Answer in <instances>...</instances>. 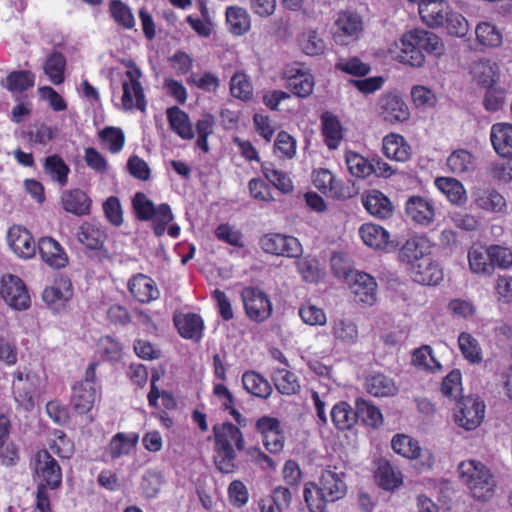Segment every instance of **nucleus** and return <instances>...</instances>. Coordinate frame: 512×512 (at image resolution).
I'll list each match as a JSON object with an SVG mask.
<instances>
[{"mask_svg":"<svg viewBox=\"0 0 512 512\" xmlns=\"http://www.w3.org/2000/svg\"><path fill=\"white\" fill-rule=\"evenodd\" d=\"M433 248V243L426 235H415L408 238L399 249V260L409 265V270L420 262H426Z\"/></svg>","mask_w":512,"mask_h":512,"instance_id":"obj_11","label":"nucleus"},{"mask_svg":"<svg viewBox=\"0 0 512 512\" xmlns=\"http://www.w3.org/2000/svg\"><path fill=\"white\" fill-rule=\"evenodd\" d=\"M490 140L493 149L500 157L512 159V124H493L490 131Z\"/></svg>","mask_w":512,"mask_h":512,"instance_id":"obj_28","label":"nucleus"},{"mask_svg":"<svg viewBox=\"0 0 512 512\" xmlns=\"http://www.w3.org/2000/svg\"><path fill=\"white\" fill-rule=\"evenodd\" d=\"M379 115L391 124L403 123L410 118V110L404 99L396 93H386L379 100Z\"/></svg>","mask_w":512,"mask_h":512,"instance_id":"obj_16","label":"nucleus"},{"mask_svg":"<svg viewBox=\"0 0 512 512\" xmlns=\"http://www.w3.org/2000/svg\"><path fill=\"white\" fill-rule=\"evenodd\" d=\"M261 249L268 254L285 257H298L302 252V245L296 237L281 233L264 234L260 240Z\"/></svg>","mask_w":512,"mask_h":512,"instance_id":"obj_10","label":"nucleus"},{"mask_svg":"<svg viewBox=\"0 0 512 512\" xmlns=\"http://www.w3.org/2000/svg\"><path fill=\"white\" fill-rule=\"evenodd\" d=\"M103 146L112 154H118L125 145V134L119 127L107 126L99 134Z\"/></svg>","mask_w":512,"mask_h":512,"instance_id":"obj_48","label":"nucleus"},{"mask_svg":"<svg viewBox=\"0 0 512 512\" xmlns=\"http://www.w3.org/2000/svg\"><path fill=\"white\" fill-rule=\"evenodd\" d=\"M213 435L216 468L224 474L234 473L238 468L236 452L245 448L243 433L231 422H224L213 426Z\"/></svg>","mask_w":512,"mask_h":512,"instance_id":"obj_2","label":"nucleus"},{"mask_svg":"<svg viewBox=\"0 0 512 512\" xmlns=\"http://www.w3.org/2000/svg\"><path fill=\"white\" fill-rule=\"evenodd\" d=\"M226 21L232 32H248L251 26L249 13L246 9L238 6L226 9Z\"/></svg>","mask_w":512,"mask_h":512,"instance_id":"obj_54","label":"nucleus"},{"mask_svg":"<svg viewBox=\"0 0 512 512\" xmlns=\"http://www.w3.org/2000/svg\"><path fill=\"white\" fill-rule=\"evenodd\" d=\"M362 204L366 211L378 219H387L394 213V205L390 198L377 189L368 190L362 196Z\"/></svg>","mask_w":512,"mask_h":512,"instance_id":"obj_21","label":"nucleus"},{"mask_svg":"<svg viewBox=\"0 0 512 512\" xmlns=\"http://www.w3.org/2000/svg\"><path fill=\"white\" fill-rule=\"evenodd\" d=\"M35 85V75L29 70L12 71L6 76L5 88L10 92H24Z\"/></svg>","mask_w":512,"mask_h":512,"instance_id":"obj_49","label":"nucleus"},{"mask_svg":"<svg viewBox=\"0 0 512 512\" xmlns=\"http://www.w3.org/2000/svg\"><path fill=\"white\" fill-rule=\"evenodd\" d=\"M39 254L42 260L51 268L61 269L68 264V256L52 237H42L38 242Z\"/></svg>","mask_w":512,"mask_h":512,"instance_id":"obj_24","label":"nucleus"},{"mask_svg":"<svg viewBox=\"0 0 512 512\" xmlns=\"http://www.w3.org/2000/svg\"><path fill=\"white\" fill-rule=\"evenodd\" d=\"M345 278L349 284L351 292L354 294V300L372 305L376 300L377 283L375 279L365 272L345 273Z\"/></svg>","mask_w":512,"mask_h":512,"instance_id":"obj_17","label":"nucleus"},{"mask_svg":"<svg viewBox=\"0 0 512 512\" xmlns=\"http://www.w3.org/2000/svg\"><path fill=\"white\" fill-rule=\"evenodd\" d=\"M336 26L340 32H362V17L355 11L344 10L338 13Z\"/></svg>","mask_w":512,"mask_h":512,"instance_id":"obj_62","label":"nucleus"},{"mask_svg":"<svg viewBox=\"0 0 512 512\" xmlns=\"http://www.w3.org/2000/svg\"><path fill=\"white\" fill-rule=\"evenodd\" d=\"M296 267L298 273L305 282L317 283L321 278L319 262L315 257L310 255L298 257L296 260Z\"/></svg>","mask_w":512,"mask_h":512,"instance_id":"obj_55","label":"nucleus"},{"mask_svg":"<svg viewBox=\"0 0 512 512\" xmlns=\"http://www.w3.org/2000/svg\"><path fill=\"white\" fill-rule=\"evenodd\" d=\"M63 209L76 216H84L90 213L91 199L81 189L66 190L61 195Z\"/></svg>","mask_w":512,"mask_h":512,"instance_id":"obj_31","label":"nucleus"},{"mask_svg":"<svg viewBox=\"0 0 512 512\" xmlns=\"http://www.w3.org/2000/svg\"><path fill=\"white\" fill-rule=\"evenodd\" d=\"M334 426L341 431L351 429L358 421L357 409L346 401L336 403L330 412Z\"/></svg>","mask_w":512,"mask_h":512,"instance_id":"obj_36","label":"nucleus"},{"mask_svg":"<svg viewBox=\"0 0 512 512\" xmlns=\"http://www.w3.org/2000/svg\"><path fill=\"white\" fill-rule=\"evenodd\" d=\"M345 161L349 172L358 178H367L373 174L371 160L354 151H347Z\"/></svg>","mask_w":512,"mask_h":512,"instance_id":"obj_51","label":"nucleus"},{"mask_svg":"<svg viewBox=\"0 0 512 512\" xmlns=\"http://www.w3.org/2000/svg\"><path fill=\"white\" fill-rule=\"evenodd\" d=\"M7 240L13 252L21 258H32L36 253V244L32 234L25 227L13 225L7 233Z\"/></svg>","mask_w":512,"mask_h":512,"instance_id":"obj_19","label":"nucleus"},{"mask_svg":"<svg viewBox=\"0 0 512 512\" xmlns=\"http://www.w3.org/2000/svg\"><path fill=\"white\" fill-rule=\"evenodd\" d=\"M0 295L4 301L15 310H26L31 305V299L26 284L19 276L13 274L2 276Z\"/></svg>","mask_w":512,"mask_h":512,"instance_id":"obj_9","label":"nucleus"},{"mask_svg":"<svg viewBox=\"0 0 512 512\" xmlns=\"http://www.w3.org/2000/svg\"><path fill=\"white\" fill-rule=\"evenodd\" d=\"M359 234L363 242L373 249H394L396 245L390 241L389 232L382 226L365 223L359 229Z\"/></svg>","mask_w":512,"mask_h":512,"instance_id":"obj_27","label":"nucleus"},{"mask_svg":"<svg viewBox=\"0 0 512 512\" xmlns=\"http://www.w3.org/2000/svg\"><path fill=\"white\" fill-rule=\"evenodd\" d=\"M96 398V387H89V383H76L72 387L70 404L76 413L82 415L91 411Z\"/></svg>","mask_w":512,"mask_h":512,"instance_id":"obj_29","label":"nucleus"},{"mask_svg":"<svg viewBox=\"0 0 512 512\" xmlns=\"http://www.w3.org/2000/svg\"><path fill=\"white\" fill-rule=\"evenodd\" d=\"M314 85V76L308 71L299 69L295 73H292V70L288 71L287 87L297 97L306 98L311 95Z\"/></svg>","mask_w":512,"mask_h":512,"instance_id":"obj_35","label":"nucleus"},{"mask_svg":"<svg viewBox=\"0 0 512 512\" xmlns=\"http://www.w3.org/2000/svg\"><path fill=\"white\" fill-rule=\"evenodd\" d=\"M296 150V140L286 131L279 132L274 142V153L280 158L292 159Z\"/></svg>","mask_w":512,"mask_h":512,"instance_id":"obj_64","label":"nucleus"},{"mask_svg":"<svg viewBox=\"0 0 512 512\" xmlns=\"http://www.w3.org/2000/svg\"><path fill=\"white\" fill-rule=\"evenodd\" d=\"M39 377L37 374L28 372L26 374L21 371L13 373L12 391L17 403L25 409L34 406V399L38 392Z\"/></svg>","mask_w":512,"mask_h":512,"instance_id":"obj_15","label":"nucleus"},{"mask_svg":"<svg viewBox=\"0 0 512 512\" xmlns=\"http://www.w3.org/2000/svg\"><path fill=\"white\" fill-rule=\"evenodd\" d=\"M365 385L367 392L375 397H389L398 392V388L393 379L382 373L368 377Z\"/></svg>","mask_w":512,"mask_h":512,"instance_id":"obj_40","label":"nucleus"},{"mask_svg":"<svg viewBox=\"0 0 512 512\" xmlns=\"http://www.w3.org/2000/svg\"><path fill=\"white\" fill-rule=\"evenodd\" d=\"M100 356L105 361L116 362L122 357L121 343L110 335L102 336L98 341Z\"/></svg>","mask_w":512,"mask_h":512,"instance_id":"obj_59","label":"nucleus"},{"mask_svg":"<svg viewBox=\"0 0 512 512\" xmlns=\"http://www.w3.org/2000/svg\"><path fill=\"white\" fill-rule=\"evenodd\" d=\"M242 300L247 316L255 322H263L272 313V304L267 294L255 287L245 288Z\"/></svg>","mask_w":512,"mask_h":512,"instance_id":"obj_13","label":"nucleus"},{"mask_svg":"<svg viewBox=\"0 0 512 512\" xmlns=\"http://www.w3.org/2000/svg\"><path fill=\"white\" fill-rule=\"evenodd\" d=\"M410 273L415 282L423 285H437L443 279L442 270L431 261L430 257L426 262L418 263Z\"/></svg>","mask_w":512,"mask_h":512,"instance_id":"obj_37","label":"nucleus"},{"mask_svg":"<svg viewBox=\"0 0 512 512\" xmlns=\"http://www.w3.org/2000/svg\"><path fill=\"white\" fill-rule=\"evenodd\" d=\"M66 58L61 52L54 51L46 59L44 72L54 85H60L65 80Z\"/></svg>","mask_w":512,"mask_h":512,"instance_id":"obj_45","label":"nucleus"},{"mask_svg":"<svg viewBox=\"0 0 512 512\" xmlns=\"http://www.w3.org/2000/svg\"><path fill=\"white\" fill-rule=\"evenodd\" d=\"M242 384L247 393L261 399L269 398L273 391L270 382L254 370L243 373Z\"/></svg>","mask_w":512,"mask_h":512,"instance_id":"obj_33","label":"nucleus"},{"mask_svg":"<svg viewBox=\"0 0 512 512\" xmlns=\"http://www.w3.org/2000/svg\"><path fill=\"white\" fill-rule=\"evenodd\" d=\"M73 294L74 290L70 279L60 277L43 290L42 299L48 308L60 313L66 310Z\"/></svg>","mask_w":512,"mask_h":512,"instance_id":"obj_14","label":"nucleus"},{"mask_svg":"<svg viewBox=\"0 0 512 512\" xmlns=\"http://www.w3.org/2000/svg\"><path fill=\"white\" fill-rule=\"evenodd\" d=\"M347 494V485L341 476L330 469L322 471L318 482H307L303 496L310 512H327L329 503H334Z\"/></svg>","mask_w":512,"mask_h":512,"instance_id":"obj_1","label":"nucleus"},{"mask_svg":"<svg viewBox=\"0 0 512 512\" xmlns=\"http://www.w3.org/2000/svg\"><path fill=\"white\" fill-rule=\"evenodd\" d=\"M261 171L269 183L280 192L288 194L293 191L294 185L289 175L282 170L276 169L272 163H262Z\"/></svg>","mask_w":512,"mask_h":512,"instance_id":"obj_41","label":"nucleus"},{"mask_svg":"<svg viewBox=\"0 0 512 512\" xmlns=\"http://www.w3.org/2000/svg\"><path fill=\"white\" fill-rule=\"evenodd\" d=\"M125 76L127 80H124L122 84L123 95L121 99L123 108L127 111L138 109L144 112L147 107V101L140 82L142 77L141 70L134 62L130 61Z\"/></svg>","mask_w":512,"mask_h":512,"instance_id":"obj_7","label":"nucleus"},{"mask_svg":"<svg viewBox=\"0 0 512 512\" xmlns=\"http://www.w3.org/2000/svg\"><path fill=\"white\" fill-rule=\"evenodd\" d=\"M322 135L329 149H337L343 140V128L337 116L325 112L321 115Z\"/></svg>","mask_w":512,"mask_h":512,"instance_id":"obj_34","label":"nucleus"},{"mask_svg":"<svg viewBox=\"0 0 512 512\" xmlns=\"http://www.w3.org/2000/svg\"><path fill=\"white\" fill-rule=\"evenodd\" d=\"M498 65L490 60L480 59L471 65L473 79L482 87L493 86L498 75Z\"/></svg>","mask_w":512,"mask_h":512,"instance_id":"obj_38","label":"nucleus"},{"mask_svg":"<svg viewBox=\"0 0 512 512\" xmlns=\"http://www.w3.org/2000/svg\"><path fill=\"white\" fill-rule=\"evenodd\" d=\"M462 374L459 369L450 371V400L456 401L455 422L465 430H475L485 415V404L478 396L462 395Z\"/></svg>","mask_w":512,"mask_h":512,"instance_id":"obj_4","label":"nucleus"},{"mask_svg":"<svg viewBox=\"0 0 512 512\" xmlns=\"http://www.w3.org/2000/svg\"><path fill=\"white\" fill-rule=\"evenodd\" d=\"M76 237L86 249L99 251L104 247L107 233L101 225L84 222L78 227Z\"/></svg>","mask_w":512,"mask_h":512,"instance_id":"obj_25","label":"nucleus"},{"mask_svg":"<svg viewBox=\"0 0 512 512\" xmlns=\"http://www.w3.org/2000/svg\"><path fill=\"white\" fill-rule=\"evenodd\" d=\"M127 288L133 298L143 304L156 300L160 294L155 281L143 273L133 275Z\"/></svg>","mask_w":512,"mask_h":512,"instance_id":"obj_20","label":"nucleus"},{"mask_svg":"<svg viewBox=\"0 0 512 512\" xmlns=\"http://www.w3.org/2000/svg\"><path fill=\"white\" fill-rule=\"evenodd\" d=\"M444 4V0H427L420 5L419 15L428 27H439L447 20V14L444 13Z\"/></svg>","mask_w":512,"mask_h":512,"instance_id":"obj_39","label":"nucleus"},{"mask_svg":"<svg viewBox=\"0 0 512 512\" xmlns=\"http://www.w3.org/2000/svg\"><path fill=\"white\" fill-rule=\"evenodd\" d=\"M216 120L210 113L203 114L195 123L196 146L204 153L209 152L208 137L213 134Z\"/></svg>","mask_w":512,"mask_h":512,"instance_id":"obj_46","label":"nucleus"},{"mask_svg":"<svg viewBox=\"0 0 512 512\" xmlns=\"http://www.w3.org/2000/svg\"><path fill=\"white\" fill-rule=\"evenodd\" d=\"M332 334L342 343L354 344L358 339V327L351 320L337 319L332 323Z\"/></svg>","mask_w":512,"mask_h":512,"instance_id":"obj_52","label":"nucleus"},{"mask_svg":"<svg viewBox=\"0 0 512 512\" xmlns=\"http://www.w3.org/2000/svg\"><path fill=\"white\" fill-rule=\"evenodd\" d=\"M139 442V434L136 432L116 433L110 440L106 453L114 460L129 455Z\"/></svg>","mask_w":512,"mask_h":512,"instance_id":"obj_32","label":"nucleus"},{"mask_svg":"<svg viewBox=\"0 0 512 512\" xmlns=\"http://www.w3.org/2000/svg\"><path fill=\"white\" fill-rule=\"evenodd\" d=\"M335 68L354 77H365L371 71L370 65L358 57L340 58Z\"/></svg>","mask_w":512,"mask_h":512,"instance_id":"obj_60","label":"nucleus"},{"mask_svg":"<svg viewBox=\"0 0 512 512\" xmlns=\"http://www.w3.org/2000/svg\"><path fill=\"white\" fill-rule=\"evenodd\" d=\"M109 13L112 19L122 28L132 29L135 26L132 11L122 0H111L109 2Z\"/></svg>","mask_w":512,"mask_h":512,"instance_id":"obj_53","label":"nucleus"},{"mask_svg":"<svg viewBox=\"0 0 512 512\" xmlns=\"http://www.w3.org/2000/svg\"><path fill=\"white\" fill-rule=\"evenodd\" d=\"M378 485L385 490H394L402 484V475L388 462L381 464L376 472Z\"/></svg>","mask_w":512,"mask_h":512,"instance_id":"obj_57","label":"nucleus"},{"mask_svg":"<svg viewBox=\"0 0 512 512\" xmlns=\"http://www.w3.org/2000/svg\"><path fill=\"white\" fill-rule=\"evenodd\" d=\"M469 267L476 274L493 273V263L489 260L488 250L486 252L478 249H472L468 252Z\"/></svg>","mask_w":512,"mask_h":512,"instance_id":"obj_63","label":"nucleus"},{"mask_svg":"<svg viewBox=\"0 0 512 512\" xmlns=\"http://www.w3.org/2000/svg\"><path fill=\"white\" fill-rule=\"evenodd\" d=\"M459 349L463 357L471 364H479L482 361V350L476 338L467 332H462L458 337Z\"/></svg>","mask_w":512,"mask_h":512,"instance_id":"obj_50","label":"nucleus"},{"mask_svg":"<svg viewBox=\"0 0 512 512\" xmlns=\"http://www.w3.org/2000/svg\"><path fill=\"white\" fill-rule=\"evenodd\" d=\"M312 182L315 188L328 198L348 199L353 197L356 193L353 185L337 178L326 168L314 170L312 173Z\"/></svg>","mask_w":512,"mask_h":512,"instance_id":"obj_8","label":"nucleus"},{"mask_svg":"<svg viewBox=\"0 0 512 512\" xmlns=\"http://www.w3.org/2000/svg\"><path fill=\"white\" fill-rule=\"evenodd\" d=\"M476 168V159L474 155L466 149H458L450 153V172L462 175L474 171Z\"/></svg>","mask_w":512,"mask_h":512,"instance_id":"obj_47","label":"nucleus"},{"mask_svg":"<svg viewBox=\"0 0 512 512\" xmlns=\"http://www.w3.org/2000/svg\"><path fill=\"white\" fill-rule=\"evenodd\" d=\"M272 381L277 391L283 395H294L300 390L297 376L285 368L275 369L272 374Z\"/></svg>","mask_w":512,"mask_h":512,"instance_id":"obj_42","label":"nucleus"},{"mask_svg":"<svg viewBox=\"0 0 512 512\" xmlns=\"http://www.w3.org/2000/svg\"><path fill=\"white\" fill-rule=\"evenodd\" d=\"M458 473L474 499L488 501L494 496L496 481L490 469L481 462H461L458 466Z\"/></svg>","mask_w":512,"mask_h":512,"instance_id":"obj_5","label":"nucleus"},{"mask_svg":"<svg viewBox=\"0 0 512 512\" xmlns=\"http://www.w3.org/2000/svg\"><path fill=\"white\" fill-rule=\"evenodd\" d=\"M358 420L360 419L366 426L378 428L383 424V415L380 409L370 401L363 398H357L355 401Z\"/></svg>","mask_w":512,"mask_h":512,"instance_id":"obj_44","label":"nucleus"},{"mask_svg":"<svg viewBox=\"0 0 512 512\" xmlns=\"http://www.w3.org/2000/svg\"><path fill=\"white\" fill-rule=\"evenodd\" d=\"M473 204L476 209L487 214L507 213V201L505 197L493 186H479L472 190Z\"/></svg>","mask_w":512,"mask_h":512,"instance_id":"obj_12","label":"nucleus"},{"mask_svg":"<svg viewBox=\"0 0 512 512\" xmlns=\"http://www.w3.org/2000/svg\"><path fill=\"white\" fill-rule=\"evenodd\" d=\"M43 168L45 173L50 175L52 180L60 186H65L68 183L70 168L60 155L53 154L47 156Z\"/></svg>","mask_w":512,"mask_h":512,"instance_id":"obj_43","label":"nucleus"},{"mask_svg":"<svg viewBox=\"0 0 512 512\" xmlns=\"http://www.w3.org/2000/svg\"><path fill=\"white\" fill-rule=\"evenodd\" d=\"M132 208L136 218L140 221H151L152 229L157 237H161L174 216L168 203L156 206L143 192L135 193L132 199Z\"/></svg>","mask_w":512,"mask_h":512,"instance_id":"obj_6","label":"nucleus"},{"mask_svg":"<svg viewBox=\"0 0 512 512\" xmlns=\"http://www.w3.org/2000/svg\"><path fill=\"white\" fill-rule=\"evenodd\" d=\"M402 48L398 55L399 62L411 67H421L425 56L420 48L424 38L421 34H402Z\"/></svg>","mask_w":512,"mask_h":512,"instance_id":"obj_23","label":"nucleus"},{"mask_svg":"<svg viewBox=\"0 0 512 512\" xmlns=\"http://www.w3.org/2000/svg\"><path fill=\"white\" fill-rule=\"evenodd\" d=\"M166 117L170 129L183 140H191L195 133L187 112L178 106L167 108Z\"/></svg>","mask_w":512,"mask_h":512,"instance_id":"obj_30","label":"nucleus"},{"mask_svg":"<svg viewBox=\"0 0 512 512\" xmlns=\"http://www.w3.org/2000/svg\"><path fill=\"white\" fill-rule=\"evenodd\" d=\"M405 213L412 222L426 227L434 221L436 208L434 203L427 198L413 195L405 203Z\"/></svg>","mask_w":512,"mask_h":512,"instance_id":"obj_18","label":"nucleus"},{"mask_svg":"<svg viewBox=\"0 0 512 512\" xmlns=\"http://www.w3.org/2000/svg\"><path fill=\"white\" fill-rule=\"evenodd\" d=\"M59 129L56 126H48L45 123L37 124L26 132V138L31 145H47L57 138Z\"/></svg>","mask_w":512,"mask_h":512,"instance_id":"obj_56","label":"nucleus"},{"mask_svg":"<svg viewBox=\"0 0 512 512\" xmlns=\"http://www.w3.org/2000/svg\"><path fill=\"white\" fill-rule=\"evenodd\" d=\"M33 470L39 478L35 507L39 512H53L48 491L61 487L62 469L57 460L46 449H42L34 456Z\"/></svg>","mask_w":512,"mask_h":512,"instance_id":"obj_3","label":"nucleus"},{"mask_svg":"<svg viewBox=\"0 0 512 512\" xmlns=\"http://www.w3.org/2000/svg\"><path fill=\"white\" fill-rule=\"evenodd\" d=\"M391 446L395 453L408 459L414 458L415 453L419 452L418 441L405 434L393 436Z\"/></svg>","mask_w":512,"mask_h":512,"instance_id":"obj_61","label":"nucleus"},{"mask_svg":"<svg viewBox=\"0 0 512 512\" xmlns=\"http://www.w3.org/2000/svg\"><path fill=\"white\" fill-rule=\"evenodd\" d=\"M173 322L178 334L184 338L198 342L203 336L204 321L196 313H175Z\"/></svg>","mask_w":512,"mask_h":512,"instance_id":"obj_22","label":"nucleus"},{"mask_svg":"<svg viewBox=\"0 0 512 512\" xmlns=\"http://www.w3.org/2000/svg\"><path fill=\"white\" fill-rule=\"evenodd\" d=\"M412 363L418 369L425 371H437L441 369V364L435 359L432 354V348L424 345L414 350L412 354Z\"/></svg>","mask_w":512,"mask_h":512,"instance_id":"obj_58","label":"nucleus"},{"mask_svg":"<svg viewBox=\"0 0 512 512\" xmlns=\"http://www.w3.org/2000/svg\"><path fill=\"white\" fill-rule=\"evenodd\" d=\"M382 151L388 159L397 162H406L412 155L411 146L406 139L394 132L387 134L383 138Z\"/></svg>","mask_w":512,"mask_h":512,"instance_id":"obj_26","label":"nucleus"}]
</instances>
